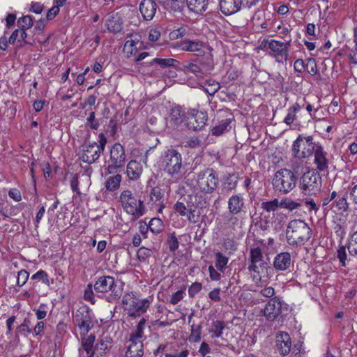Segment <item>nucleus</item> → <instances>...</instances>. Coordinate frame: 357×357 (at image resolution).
<instances>
[{
  "label": "nucleus",
  "instance_id": "f257e3e1",
  "mask_svg": "<svg viewBox=\"0 0 357 357\" xmlns=\"http://www.w3.org/2000/svg\"><path fill=\"white\" fill-rule=\"evenodd\" d=\"M162 163L164 172L172 179L178 181L183 177L185 165L183 162L181 154L177 150H167L164 153Z\"/></svg>",
  "mask_w": 357,
  "mask_h": 357
},
{
  "label": "nucleus",
  "instance_id": "f03ea898",
  "mask_svg": "<svg viewBox=\"0 0 357 357\" xmlns=\"http://www.w3.org/2000/svg\"><path fill=\"white\" fill-rule=\"evenodd\" d=\"M286 236L289 245L301 246L310 240L312 229L304 220H292L287 225Z\"/></svg>",
  "mask_w": 357,
  "mask_h": 357
},
{
  "label": "nucleus",
  "instance_id": "7ed1b4c3",
  "mask_svg": "<svg viewBox=\"0 0 357 357\" xmlns=\"http://www.w3.org/2000/svg\"><path fill=\"white\" fill-rule=\"evenodd\" d=\"M146 321V319L142 318L130 333L126 352V357H142L143 356Z\"/></svg>",
  "mask_w": 357,
  "mask_h": 357
},
{
  "label": "nucleus",
  "instance_id": "20e7f679",
  "mask_svg": "<svg viewBox=\"0 0 357 357\" xmlns=\"http://www.w3.org/2000/svg\"><path fill=\"white\" fill-rule=\"evenodd\" d=\"M121 303L129 317H137L146 312L151 302L148 298H139L133 292H130L123 295Z\"/></svg>",
  "mask_w": 357,
  "mask_h": 357
},
{
  "label": "nucleus",
  "instance_id": "39448f33",
  "mask_svg": "<svg viewBox=\"0 0 357 357\" xmlns=\"http://www.w3.org/2000/svg\"><path fill=\"white\" fill-rule=\"evenodd\" d=\"M272 185L275 192L287 194L296 187V175L289 169H280L275 173L272 179Z\"/></svg>",
  "mask_w": 357,
  "mask_h": 357
},
{
  "label": "nucleus",
  "instance_id": "423d86ee",
  "mask_svg": "<svg viewBox=\"0 0 357 357\" xmlns=\"http://www.w3.org/2000/svg\"><path fill=\"white\" fill-rule=\"evenodd\" d=\"M123 209L134 219H138L146 213L143 201L137 199L132 192L128 190L121 192L119 197Z\"/></svg>",
  "mask_w": 357,
  "mask_h": 357
},
{
  "label": "nucleus",
  "instance_id": "0eeeda50",
  "mask_svg": "<svg viewBox=\"0 0 357 357\" xmlns=\"http://www.w3.org/2000/svg\"><path fill=\"white\" fill-rule=\"evenodd\" d=\"M262 43L264 48L269 50L268 55L274 58L276 62L283 63L288 60L291 45V38L284 42L275 39H264Z\"/></svg>",
  "mask_w": 357,
  "mask_h": 357
},
{
  "label": "nucleus",
  "instance_id": "6e6552de",
  "mask_svg": "<svg viewBox=\"0 0 357 357\" xmlns=\"http://www.w3.org/2000/svg\"><path fill=\"white\" fill-rule=\"evenodd\" d=\"M107 143V138L103 133L98 135V142H86L82 145L79 158L86 163L92 164L97 160L100 153L104 151Z\"/></svg>",
  "mask_w": 357,
  "mask_h": 357
},
{
  "label": "nucleus",
  "instance_id": "1a4fd4ad",
  "mask_svg": "<svg viewBox=\"0 0 357 357\" xmlns=\"http://www.w3.org/2000/svg\"><path fill=\"white\" fill-rule=\"evenodd\" d=\"M310 135H299L292 144V153L298 159L307 158L312 155L318 145Z\"/></svg>",
  "mask_w": 357,
  "mask_h": 357
},
{
  "label": "nucleus",
  "instance_id": "9d476101",
  "mask_svg": "<svg viewBox=\"0 0 357 357\" xmlns=\"http://www.w3.org/2000/svg\"><path fill=\"white\" fill-rule=\"evenodd\" d=\"M180 50L190 52L198 56L208 58L209 65L211 64V57H213V48L207 43L199 40L184 39L178 45Z\"/></svg>",
  "mask_w": 357,
  "mask_h": 357
},
{
  "label": "nucleus",
  "instance_id": "9b49d317",
  "mask_svg": "<svg viewBox=\"0 0 357 357\" xmlns=\"http://www.w3.org/2000/svg\"><path fill=\"white\" fill-rule=\"evenodd\" d=\"M218 184V177L213 169H206L197 174L196 187L202 193H213Z\"/></svg>",
  "mask_w": 357,
  "mask_h": 357
},
{
  "label": "nucleus",
  "instance_id": "f8f14e48",
  "mask_svg": "<svg viewBox=\"0 0 357 357\" xmlns=\"http://www.w3.org/2000/svg\"><path fill=\"white\" fill-rule=\"evenodd\" d=\"M321 187V178L314 169L305 172L300 179V188L305 195H316Z\"/></svg>",
  "mask_w": 357,
  "mask_h": 357
},
{
  "label": "nucleus",
  "instance_id": "ddd939ff",
  "mask_svg": "<svg viewBox=\"0 0 357 357\" xmlns=\"http://www.w3.org/2000/svg\"><path fill=\"white\" fill-rule=\"evenodd\" d=\"M144 49H146V46L142 40V36L139 33H132L126 36L123 52L127 58L136 56L139 51Z\"/></svg>",
  "mask_w": 357,
  "mask_h": 357
},
{
  "label": "nucleus",
  "instance_id": "4468645a",
  "mask_svg": "<svg viewBox=\"0 0 357 357\" xmlns=\"http://www.w3.org/2000/svg\"><path fill=\"white\" fill-rule=\"evenodd\" d=\"M116 284L113 277L112 276H101L98 278L94 284V289L97 292L107 293L111 291V298L114 299L119 298L121 296L120 292L115 291Z\"/></svg>",
  "mask_w": 357,
  "mask_h": 357
},
{
  "label": "nucleus",
  "instance_id": "2eb2a0df",
  "mask_svg": "<svg viewBox=\"0 0 357 357\" xmlns=\"http://www.w3.org/2000/svg\"><path fill=\"white\" fill-rule=\"evenodd\" d=\"M207 119L206 112L190 109L188 112L186 125L190 130H199L205 126Z\"/></svg>",
  "mask_w": 357,
  "mask_h": 357
},
{
  "label": "nucleus",
  "instance_id": "dca6fc26",
  "mask_svg": "<svg viewBox=\"0 0 357 357\" xmlns=\"http://www.w3.org/2000/svg\"><path fill=\"white\" fill-rule=\"evenodd\" d=\"M204 61H200L199 63L195 62L188 63L184 65V68L188 72L194 73L197 77H202L204 74L210 72L214 66L213 57H211V65H209L208 58H204Z\"/></svg>",
  "mask_w": 357,
  "mask_h": 357
},
{
  "label": "nucleus",
  "instance_id": "f3484780",
  "mask_svg": "<svg viewBox=\"0 0 357 357\" xmlns=\"http://www.w3.org/2000/svg\"><path fill=\"white\" fill-rule=\"evenodd\" d=\"M314 164L316 166L315 172H325L328 168V160L327 158V153L324 151L321 144L318 145L314 152Z\"/></svg>",
  "mask_w": 357,
  "mask_h": 357
},
{
  "label": "nucleus",
  "instance_id": "a211bd4d",
  "mask_svg": "<svg viewBox=\"0 0 357 357\" xmlns=\"http://www.w3.org/2000/svg\"><path fill=\"white\" fill-rule=\"evenodd\" d=\"M282 303L279 298L274 297L266 305L264 314L268 320H275L281 313Z\"/></svg>",
  "mask_w": 357,
  "mask_h": 357
},
{
  "label": "nucleus",
  "instance_id": "6ab92c4d",
  "mask_svg": "<svg viewBox=\"0 0 357 357\" xmlns=\"http://www.w3.org/2000/svg\"><path fill=\"white\" fill-rule=\"evenodd\" d=\"M77 325L80 330L81 336L86 335L91 328V317L85 310H77L75 315Z\"/></svg>",
  "mask_w": 357,
  "mask_h": 357
},
{
  "label": "nucleus",
  "instance_id": "aec40b11",
  "mask_svg": "<svg viewBox=\"0 0 357 357\" xmlns=\"http://www.w3.org/2000/svg\"><path fill=\"white\" fill-rule=\"evenodd\" d=\"M268 265L266 261L261 263H252L248 266V271L250 273L252 280L256 284L262 282L263 275L267 273Z\"/></svg>",
  "mask_w": 357,
  "mask_h": 357
},
{
  "label": "nucleus",
  "instance_id": "412c9836",
  "mask_svg": "<svg viewBox=\"0 0 357 357\" xmlns=\"http://www.w3.org/2000/svg\"><path fill=\"white\" fill-rule=\"evenodd\" d=\"M242 4V0H219L220 10L225 15L236 13L241 10Z\"/></svg>",
  "mask_w": 357,
  "mask_h": 357
},
{
  "label": "nucleus",
  "instance_id": "4be33fe9",
  "mask_svg": "<svg viewBox=\"0 0 357 357\" xmlns=\"http://www.w3.org/2000/svg\"><path fill=\"white\" fill-rule=\"evenodd\" d=\"M110 159L115 167H121L126 161V153L123 146L115 143L110 151Z\"/></svg>",
  "mask_w": 357,
  "mask_h": 357
},
{
  "label": "nucleus",
  "instance_id": "5701e85b",
  "mask_svg": "<svg viewBox=\"0 0 357 357\" xmlns=\"http://www.w3.org/2000/svg\"><path fill=\"white\" fill-rule=\"evenodd\" d=\"M172 344L169 343L161 344L154 351L155 357H188L190 352L188 349L181 351L180 353L171 354Z\"/></svg>",
  "mask_w": 357,
  "mask_h": 357
},
{
  "label": "nucleus",
  "instance_id": "b1692460",
  "mask_svg": "<svg viewBox=\"0 0 357 357\" xmlns=\"http://www.w3.org/2000/svg\"><path fill=\"white\" fill-rule=\"evenodd\" d=\"M276 344L280 353L285 356L289 353L291 342L289 335L285 332H280L276 336Z\"/></svg>",
  "mask_w": 357,
  "mask_h": 357
},
{
  "label": "nucleus",
  "instance_id": "393cba45",
  "mask_svg": "<svg viewBox=\"0 0 357 357\" xmlns=\"http://www.w3.org/2000/svg\"><path fill=\"white\" fill-rule=\"evenodd\" d=\"M95 342V336L89 335L87 337H82V348L79 349L80 357H93V343Z\"/></svg>",
  "mask_w": 357,
  "mask_h": 357
},
{
  "label": "nucleus",
  "instance_id": "a878e982",
  "mask_svg": "<svg viewBox=\"0 0 357 357\" xmlns=\"http://www.w3.org/2000/svg\"><path fill=\"white\" fill-rule=\"evenodd\" d=\"M157 5L153 0H142L139 5V11L146 20H151L155 14Z\"/></svg>",
  "mask_w": 357,
  "mask_h": 357
},
{
  "label": "nucleus",
  "instance_id": "bb28decb",
  "mask_svg": "<svg viewBox=\"0 0 357 357\" xmlns=\"http://www.w3.org/2000/svg\"><path fill=\"white\" fill-rule=\"evenodd\" d=\"M291 263V255L287 252L278 254L273 260V266L278 271L287 270Z\"/></svg>",
  "mask_w": 357,
  "mask_h": 357
},
{
  "label": "nucleus",
  "instance_id": "cd10ccee",
  "mask_svg": "<svg viewBox=\"0 0 357 357\" xmlns=\"http://www.w3.org/2000/svg\"><path fill=\"white\" fill-rule=\"evenodd\" d=\"M142 171L143 167L140 162L132 160L127 165L126 174L130 181L138 180Z\"/></svg>",
  "mask_w": 357,
  "mask_h": 357
},
{
  "label": "nucleus",
  "instance_id": "c85d7f7f",
  "mask_svg": "<svg viewBox=\"0 0 357 357\" xmlns=\"http://www.w3.org/2000/svg\"><path fill=\"white\" fill-rule=\"evenodd\" d=\"M243 205V198L239 195H234L228 200V209L233 215L239 213Z\"/></svg>",
  "mask_w": 357,
  "mask_h": 357
},
{
  "label": "nucleus",
  "instance_id": "c756f323",
  "mask_svg": "<svg viewBox=\"0 0 357 357\" xmlns=\"http://www.w3.org/2000/svg\"><path fill=\"white\" fill-rule=\"evenodd\" d=\"M301 107L298 102L290 106L287 111V115L283 122L287 126H291L297 119V114L300 112Z\"/></svg>",
  "mask_w": 357,
  "mask_h": 357
},
{
  "label": "nucleus",
  "instance_id": "7c9ffc66",
  "mask_svg": "<svg viewBox=\"0 0 357 357\" xmlns=\"http://www.w3.org/2000/svg\"><path fill=\"white\" fill-rule=\"evenodd\" d=\"M226 328V324L223 321L215 320L211 323V328L209 329V334L211 338L221 337L223 334V331Z\"/></svg>",
  "mask_w": 357,
  "mask_h": 357
},
{
  "label": "nucleus",
  "instance_id": "2f4dec72",
  "mask_svg": "<svg viewBox=\"0 0 357 357\" xmlns=\"http://www.w3.org/2000/svg\"><path fill=\"white\" fill-rule=\"evenodd\" d=\"M188 8L195 13L204 12L208 7V0H187Z\"/></svg>",
  "mask_w": 357,
  "mask_h": 357
},
{
  "label": "nucleus",
  "instance_id": "473e14b6",
  "mask_svg": "<svg viewBox=\"0 0 357 357\" xmlns=\"http://www.w3.org/2000/svg\"><path fill=\"white\" fill-rule=\"evenodd\" d=\"M231 121V119L229 118L223 119L221 121H220L218 124H217L212 128V135L219 136L222 135L224 132L228 130Z\"/></svg>",
  "mask_w": 357,
  "mask_h": 357
},
{
  "label": "nucleus",
  "instance_id": "72a5a7b5",
  "mask_svg": "<svg viewBox=\"0 0 357 357\" xmlns=\"http://www.w3.org/2000/svg\"><path fill=\"white\" fill-rule=\"evenodd\" d=\"M229 261V258L221 252L215 254V266L218 271L224 273Z\"/></svg>",
  "mask_w": 357,
  "mask_h": 357
},
{
  "label": "nucleus",
  "instance_id": "f704fd0d",
  "mask_svg": "<svg viewBox=\"0 0 357 357\" xmlns=\"http://www.w3.org/2000/svg\"><path fill=\"white\" fill-rule=\"evenodd\" d=\"M272 26L273 31L276 32L280 38H285L286 36H289V38H291V30L284 26L283 22H280L278 24H276V22H274L272 24Z\"/></svg>",
  "mask_w": 357,
  "mask_h": 357
},
{
  "label": "nucleus",
  "instance_id": "c9c22d12",
  "mask_svg": "<svg viewBox=\"0 0 357 357\" xmlns=\"http://www.w3.org/2000/svg\"><path fill=\"white\" fill-rule=\"evenodd\" d=\"M121 181V176L116 174L109 176L105 182V188L107 190L113 191L119 188Z\"/></svg>",
  "mask_w": 357,
  "mask_h": 357
},
{
  "label": "nucleus",
  "instance_id": "e433bc0d",
  "mask_svg": "<svg viewBox=\"0 0 357 357\" xmlns=\"http://www.w3.org/2000/svg\"><path fill=\"white\" fill-rule=\"evenodd\" d=\"M202 87L206 93L209 96H213L220 89V86L218 82L213 79H208Z\"/></svg>",
  "mask_w": 357,
  "mask_h": 357
},
{
  "label": "nucleus",
  "instance_id": "4c0bfd02",
  "mask_svg": "<svg viewBox=\"0 0 357 357\" xmlns=\"http://www.w3.org/2000/svg\"><path fill=\"white\" fill-rule=\"evenodd\" d=\"M332 207H335L337 211L345 212L348 210L349 203L346 195L337 197L331 204Z\"/></svg>",
  "mask_w": 357,
  "mask_h": 357
},
{
  "label": "nucleus",
  "instance_id": "58836bf2",
  "mask_svg": "<svg viewBox=\"0 0 357 357\" xmlns=\"http://www.w3.org/2000/svg\"><path fill=\"white\" fill-rule=\"evenodd\" d=\"M176 63H178V61L171 58H155L150 62V65L158 64L162 68L175 66Z\"/></svg>",
  "mask_w": 357,
  "mask_h": 357
},
{
  "label": "nucleus",
  "instance_id": "ea45409f",
  "mask_svg": "<svg viewBox=\"0 0 357 357\" xmlns=\"http://www.w3.org/2000/svg\"><path fill=\"white\" fill-rule=\"evenodd\" d=\"M148 228L151 232L157 234L163 230L164 224L160 218H154L150 220Z\"/></svg>",
  "mask_w": 357,
  "mask_h": 357
},
{
  "label": "nucleus",
  "instance_id": "a19ab883",
  "mask_svg": "<svg viewBox=\"0 0 357 357\" xmlns=\"http://www.w3.org/2000/svg\"><path fill=\"white\" fill-rule=\"evenodd\" d=\"M185 112L183 111L181 107H174L170 114V117L172 121L177 125L181 123L183 121Z\"/></svg>",
  "mask_w": 357,
  "mask_h": 357
},
{
  "label": "nucleus",
  "instance_id": "79ce46f5",
  "mask_svg": "<svg viewBox=\"0 0 357 357\" xmlns=\"http://www.w3.org/2000/svg\"><path fill=\"white\" fill-rule=\"evenodd\" d=\"M278 207H280V201L277 198L261 204V208L267 213L275 212Z\"/></svg>",
  "mask_w": 357,
  "mask_h": 357
},
{
  "label": "nucleus",
  "instance_id": "37998d69",
  "mask_svg": "<svg viewBox=\"0 0 357 357\" xmlns=\"http://www.w3.org/2000/svg\"><path fill=\"white\" fill-rule=\"evenodd\" d=\"M280 206L281 208H285V209H287V210L291 211L293 210L299 208L301 206V203L295 202L290 198L286 197V198H283L280 202Z\"/></svg>",
  "mask_w": 357,
  "mask_h": 357
},
{
  "label": "nucleus",
  "instance_id": "c03bdc74",
  "mask_svg": "<svg viewBox=\"0 0 357 357\" xmlns=\"http://www.w3.org/2000/svg\"><path fill=\"white\" fill-rule=\"evenodd\" d=\"M192 205L188 204L187 206L181 202H177L174 206V209L175 213L180 216H188V214L189 213V209L191 208Z\"/></svg>",
  "mask_w": 357,
  "mask_h": 357
},
{
  "label": "nucleus",
  "instance_id": "a18cd8bd",
  "mask_svg": "<svg viewBox=\"0 0 357 357\" xmlns=\"http://www.w3.org/2000/svg\"><path fill=\"white\" fill-rule=\"evenodd\" d=\"M26 37V33L23 29L15 30L9 38L8 42L10 44L15 43L16 41L20 42L24 40Z\"/></svg>",
  "mask_w": 357,
  "mask_h": 357
},
{
  "label": "nucleus",
  "instance_id": "49530a36",
  "mask_svg": "<svg viewBox=\"0 0 357 357\" xmlns=\"http://www.w3.org/2000/svg\"><path fill=\"white\" fill-rule=\"evenodd\" d=\"M265 261L262 252L259 248H254L250 250V264L261 263Z\"/></svg>",
  "mask_w": 357,
  "mask_h": 357
},
{
  "label": "nucleus",
  "instance_id": "de8ad7c7",
  "mask_svg": "<svg viewBox=\"0 0 357 357\" xmlns=\"http://www.w3.org/2000/svg\"><path fill=\"white\" fill-rule=\"evenodd\" d=\"M188 220L191 223H197L200 219V212L197 209V206H192L191 208L189 209V213L187 216Z\"/></svg>",
  "mask_w": 357,
  "mask_h": 357
},
{
  "label": "nucleus",
  "instance_id": "09e8293b",
  "mask_svg": "<svg viewBox=\"0 0 357 357\" xmlns=\"http://www.w3.org/2000/svg\"><path fill=\"white\" fill-rule=\"evenodd\" d=\"M112 346V339L107 336L102 337L98 344L97 348L102 352H105Z\"/></svg>",
  "mask_w": 357,
  "mask_h": 357
},
{
  "label": "nucleus",
  "instance_id": "8fccbe9b",
  "mask_svg": "<svg viewBox=\"0 0 357 357\" xmlns=\"http://www.w3.org/2000/svg\"><path fill=\"white\" fill-rule=\"evenodd\" d=\"M29 278V273L25 269H22L17 272V285L19 287H23L28 281Z\"/></svg>",
  "mask_w": 357,
  "mask_h": 357
},
{
  "label": "nucleus",
  "instance_id": "3c124183",
  "mask_svg": "<svg viewBox=\"0 0 357 357\" xmlns=\"http://www.w3.org/2000/svg\"><path fill=\"white\" fill-rule=\"evenodd\" d=\"M348 250L351 255H357V231L350 236Z\"/></svg>",
  "mask_w": 357,
  "mask_h": 357
},
{
  "label": "nucleus",
  "instance_id": "603ef678",
  "mask_svg": "<svg viewBox=\"0 0 357 357\" xmlns=\"http://www.w3.org/2000/svg\"><path fill=\"white\" fill-rule=\"evenodd\" d=\"M106 26L108 31L112 33H118L121 30V24L114 17L107 21Z\"/></svg>",
  "mask_w": 357,
  "mask_h": 357
},
{
  "label": "nucleus",
  "instance_id": "864d4df0",
  "mask_svg": "<svg viewBox=\"0 0 357 357\" xmlns=\"http://www.w3.org/2000/svg\"><path fill=\"white\" fill-rule=\"evenodd\" d=\"M153 255V251L151 249L145 247L140 248L137 252V256L139 261H146Z\"/></svg>",
  "mask_w": 357,
  "mask_h": 357
},
{
  "label": "nucleus",
  "instance_id": "5fc2aeb1",
  "mask_svg": "<svg viewBox=\"0 0 357 357\" xmlns=\"http://www.w3.org/2000/svg\"><path fill=\"white\" fill-rule=\"evenodd\" d=\"M17 23L20 29H23L25 31L33 26V20L31 16L26 15L20 18Z\"/></svg>",
  "mask_w": 357,
  "mask_h": 357
},
{
  "label": "nucleus",
  "instance_id": "6e6d98bb",
  "mask_svg": "<svg viewBox=\"0 0 357 357\" xmlns=\"http://www.w3.org/2000/svg\"><path fill=\"white\" fill-rule=\"evenodd\" d=\"M31 280H39L43 282V283L45 284L46 285H50V282L49 280L48 275L46 272H45L43 270H40L37 271L35 274H33L31 276Z\"/></svg>",
  "mask_w": 357,
  "mask_h": 357
},
{
  "label": "nucleus",
  "instance_id": "4d7b16f0",
  "mask_svg": "<svg viewBox=\"0 0 357 357\" xmlns=\"http://www.w3.org/2000/svg\"><path fill=\"white\" fill-rule=\"evenodd\" d=\"M167 243L169 245V248L172 252H174L178 248L179 243L174 233L171 234L169 236L167 239Z\"/></svg>",
  "mask_w": 357,
  "mask_h": 357
},
{
  "label": "nucleus",
  "instance_id": "13d9d810",
  "mask_svg": "<svg viewBox=\"0 0 357 357\" xmlns=\"http://www.w3.org/2000/svg\"><path fill=\"white\" fill-rule=\"evenodd\" d=\"M307 69H308V73L312 75H319V71L317 69L316 61L314 59L310 58L307 59Z\"/></svg>",
  "mask_w": 357,
  "mask_h": 357
},
{
  "label": "nucleus",
  "instance_id": "bf43d9fd",
  "mask_svg": "<svg viewBox=\"0 0 357 357\" xmlns=\"http://www.w3.org/2000/svg\"><path fill=\"white\" fill-rule=\"evenodd\" d=\"M294 68L296 73H303L307 69V64L301 59H296L294 63Z\"/></svg>",
  "mask_w": 357,
  "mask_h": 357
},
{
  "label": "nucleus",
  "instance_id": "052dcab7",
  "mask_svg": "<svg viewBox=\"0 0 357 357\" xmlns=\"http://www.w3.org/2000/svg\"><path fill=\"white\" fill-rule=\"evenodd\" d=\"M184 296L185 291L183 290H178L172 295L170 303L173 305H176L183 298Z\"/></svg>",
  "mask_w": 357,
  "mask_h": 357
},
{
  "label": "nucleus",
  "instance_id": "680f3d73",
  "mask_svg": "<svg viewBox=\"0 0 357 357\" xmlns=\"http://www.w3.org/2000/svg\"><path fill=\"white\" fill-rule=\"evenodd\" d=\"M337 258L339 259L341 265L345 266L347 260V251L344 246H341L337 250Z\"/></svg>",
  "mask_w": 357,
  "mask_h": 357
},
{
  "label": "nucleus",
  "instance_id": "e2e57ef3",
  "mask_svg": "<svg viewBox=\"0 0 357 357\" xmlns=\"http://www.w3.org/2000/svg\"><path fill=\"white\" fill-rule=\"evenodd\" d=\"M202 289V284L199 282L193 283L188 289V294L190 297L195 296Z\"/></svg>",
  "mask_w": 357,
  "mask_h": 357
},
{
  "label": "nucleus",
  "instance_id": "0e129e2a",
  "mask_svg": "<svg viewBox=\"0 0 357 357\" xmlns=\"http://www.w3.org/2000/svg\"><path fill=\"white\" fill-rule=\"evenodd\" d=\"M87 122L89 123V126L91 128L97 130L99 126L98 121L95 118V113L93 112H91L89 117L87 118Z\"/></svg>",
  "mask_w": 357,
  "mask_h": 357
},
{
  "label": "nucleus",
  "instance_id": "69168bd1",
  "mask_svg": "<svg viewBox=\"0 0 357 357\" xmlns=\"http://www.w3.org/2000/svg\"><path fill=\"white\" fill-rule=\"evenodd\" d=\"M239 223V219L232 215L227 216L225 224L229 227L234 229L236 226H237Z\"/></svg>",
  "mask_w": 357,
  "mask_h": 357
},
{
  "label": "nucleus",
  "instance_id": "338daca9",
  "mask_svg": "<svg viewBox=\"0 0 357 357\" xmlns=\"http://www.w3.org/2000/svg\"><path fill=\"white\" fill-rule=\"evenodd\" d=\"M160 37V31L157 28L151 29L149 33V40L152 42L158 41Z\"/></svg>",
  "mask_w": 357,
  "mask_h": 357
},
{
  "label": "nucleus",
  "instance_id": "774afa93",
  "mask_svg": "<svg viewBox=\"0 0 357 357\" xmlns=\"http://www.w3.org/2000/svg\"><path fill=\"white\" fill-rule=\"evenodd\" d=\"M349 195L350 199L357 205V184L349 188Z\"/></svg>",
  "mask_w": 357,
  "mask_h": 357
}]
</instances>
